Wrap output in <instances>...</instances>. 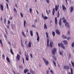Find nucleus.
Listing matches in <instances>:
<instances>
[{
    "label": "nucleus",
    "instance_id": "obj_1",
    "mask_svg": "<svg viewBox=\"0 0 74 74\" xmlns=\"http://www.w3.org/2000/svg\"><path fill=\"white\" fill-rule=\"evenodd\" d=\"M46 34L47 37V46L48 47H49V33L46 32Z\"/></svg>",
    "mask_w": 74,
    "mask_h": 74
},
{
    "label": "nucleus",
    "instance_id": "obj_2",
    "mask_svg": "<svg viewBox=\"0 0 74 74\" xmlns=\"http://www.w3.org/2000/svg\"><path fill=\"white\" fill-rule=\"evenodd\" d=\"M42 59L46 65V66H48V64H49V62H48V61L47 60L44 58H43Z\"/></svg>",
    "mask_w": 74,
    "mask_h": 74
},
{
    "label": "nucleus",
    "instance_id": "obj_3",
    "mask_svg": "<svg viewBox=\"0 0 74 74\" xmlns=\"http://www.w3.org/2000/svg\"><path fill=\"white\" fill-rule=\"evenodd\" d=\"M57 49L56 48H54L52 50V53L53 55H55V53H56V51Z\"/></svg>",
    "mask_w": 74,
    "mask_h": 74
},
{
    "label": "nucleus",
    "instance_id": "obj_4",
    "mask_svg": "<svg viewBox=\"0 0 74 74\" xmlns=\"http://www.w3.org/2000/svg\"><path fill=\"white\" fill-rule=\"evenodd\" d=\"M25 59H26V60L27 61H28L29 60V56L28 55V54L27 53H25Z\"/></svg>",
    "mask_w": 74,
    "mask_h": 74
},
{
    "label": "nucleus",
    "instance_id": "obj_5",
    "mask_svg": "<svg viewBox=\"0 0 74 74\" xmlns=\"http://www.w3.org/2000/svg\"><path fill=\"white\" fill-rule=\"evenodd\" d=\"M64 67L65 70H67L68 71L70 69V67L68 66H65Z\"/></svg>",
    "mask_w": 74,
    "mask_h": 74
},
{
    "label": "nucleus",
    "instance_id": "obj_6",
    "mask_svg": "<svg viewBox=\"0 0 74 74\" xmlns=\"http://www.w3.org/2000/svg\"><path fill=\"white\" fill-rule=\"evenodd\" d=\"M0 9L2 11H3L4 10V6L1 4L0 5Z\"/></svg>",
    "mask_w": 74,
    "mask_h": 74
},
{
    "label": "nucleus",
    "instance_id": "obj_7",
    "mask_svg": "<svg viewBox=\"0 0 74 74\" xmlns=\"http://www.w3.org/2000/svg\"><path fill=\"white\" fill-rule=\"evenodd\" d=\"M36 34H37V41H38H38H39V40H40V37H39V36H38V32H36Z\"/></svg>",
    "mask_w": 74,
    "mask_h": 74
},
{
    "label": "nucleus",
    "instance_id": "obj_8",
    "mask_svg": "<svg viewBox=\"0 0 74 74\" xmlns=\"http://www.w3.org/2000/svg\"><path fill=\"white\" fill-rule=\"evenodd\" d=\"M59 26H60V27L62 26V18H60V21H59Z\"/></svg>",
    "mask_w": 74,
    "mask_h": 74
},
{
    "label": "nucleus",
    "instance_id": "obj_9",
    "mask_svg": "<svg viewBox=\"0 0 74 74\" xmlns=\"http://www.w3.org/2000/svg\"><path fill=\"white\" fill-rule=\"evenodd\" d=\"M53 45V42H50L49 46H50V47H51V48H52Z\"/></svg>",
    "mask_w": 74,
    "mask_h": 74
},
{
    "label": "nucleus",
    "instance_id": "obj_10",
    "mask_svg": "<svg viewBox=\"0 0 74 74\" xmlns=\"http://www.w3.org/2000/svg\"><path fill=\"white\" fill-rule=\"evenodd\" d=\"M65 27H69V23H66L65 24Z\"/></svg>",
    "mask_w": 74,
    "mask_h": 74
},
{
    "label": "nucleus",
    "instance_id": "obj_11",
    "mask_svg": "<svg viewBox=\"0 0 74 74\" xmlns=\"http://www.w3.org/2000/svg\"><path fill=\"white\" fill-rule=\"evenodd\" d=\"M16 58L18 60H19L20 59V56L19 54H18L16 57Z\"/></svg>",
    "mask_w": 74,
    "mask_h": 74
},
{
    "label": "nucleus",
    "instance_id": "obj_12",
    "mask_svg": "<svg viewBox=\"0 0 74 74\" xmlns=\"http://www.w3.org/2000/svg\"><path fill=\"white\" fill-rule=\"evenodd\" d=\"M56 34H58V35H60V32L58 29L56 30Z\"/></svg>",
    "mask_w": 74,
    "mask_h": 74
},
{
    "label": "nucleus",
    "instance_id": "obj_13",
    "mask_svg": "<svg viewBox=\"0 0 74 74\" xmlns=\"http://www.w3.org/2000/svg\"><path fill=\"white\" fill-rule=\"evenodd\" d=\"M63 42L64 44H65V45H67L68 44V42H67V41L66 40H64L63 41Z\"/></svg>",
    "mask_w": 74,
    "mask_h": 74
},
{
    "label": "nucleus",
    "instance_id": "obj_14",
    "mask_svg": "<svg viewBox=\"0 0 74 74\" xmlns=\"http://www.w3.org/2000/svg\"><path fill=\"white\" fill-rule=\"evenodd\" d=\"M32 44V43L31 42H29V43L28 45V47L29 48H30L31 47V44Z\"/></svg>",
    "mask_w": 74,
    "mask_h": 74
},
{
    "label": "nucleus",
    "instance_id": "obj_15",
    "mask_svg": "<svg viewBox=\"0 0 74 74\" xmlns=\"http://www.w3.org/2000/svg\"><path fill=\"white\" fill-rule=\"evenodd\" d=\"M62 7L63 10H66V8L65 7V6L64 5H62Z\"/></svg>",
    "mask_w": 74,
    "mask_h": 74
},
{
    "label": "nucleus",
    "instance_id": "obj_16",
    "mask_svg": "<svg viewBox=\"0 0 74 74\" xmlns=\"http://www.w3.org/2000/svg\"><path fill=\"white\" fill-rule=\"evenodd\" d=\"M55 8H53V11H52V14L53 15H55Z\"/></svg>",
    "mask_w": 74,
    "mask_h": 74
},
{
    "label": "nucleus",
    "instance_id": "obj_17",
    "mask_svg": "<svg viewBox=\"0 0 74 74\" xmlns=\"http://www.w3.org/2000/svg\"><path fill=\"white\" fill-rule=\"evenodd\" d=\"M71 70V73L70 72H68V74H73V69L72 68H70Z\"/></svg>",
    "mask_w": 74,
    "mask_h": 74
},
{
    "label": "nucleus",
    "instance_id": "obj_18",
    "mask_svg": "<svg viewBox=\"0 0 74 74\" xmlns=\"http://www.w3.org/2000/svg\"><path fill=\"white\" fill-rule=\"evenodd\" d=\"M58 10V5H56L55 6V11H57Z\"/></svg>",
    "mask_w": 74,
    "mask_h": 74
},
{
    "label": "nucleus",
    "instance_id": "obj_19",
    "mask_svg": "<svg viewBox=\"0 0 74 74\" xmlns=\"http://www.w3.org/2000/svg\"><path fill=\"white\" fill-rule=\"evenodd\" d=\"M30 72L32 74H35V72L33 70H30Z\"/></svg>",
    "mask_w": 74,
    "mask_h": 74
},
{
    "label": "nucleus",
    "instance_id": "obj_20",
    "mask_svg": "<svg viewBox=\"0 0 74 74\" xmlns=\"http://www.w3.org/2000/svg\"><path fill=\"white\" fill-rule=\"evenodd\" d=\"M62 37L64 39H66V38H67V37L66 36L64 35H62Z\"/></svg>",
    "mask_w": 74,
    "mask_h": 74
},
{
    "label": "nucleus",
    "instance_id": "obj_21",
    "mask_svg": "<svg viewBox=\"0 0 74 74\" xmlns=\"http://www.w3.org/2000/svg\"><path fill=\"white\" fill-rule=\"evenodd\" d=\"M30 34L31 36L32 37L33 36V31L32 30H30Z\"/></svg>",
    "mask_w": 74,
    "mask_h": 74
},
{
    "label": "nucleus",
    "instance_id": "obj_22",
    "mask_svg": "<svg viewBox=\"0 0 74 74\" xmlns=\"http://www.w3.org/2000/svg\"><path fill=\"white\" fill-rule=\"evenodd\" d=\"M28 69H25L24 70V73L26 74V73H27V72L28 71Z\"/></svg>",
    "mask_w": 74,
    "mask_h": 74
},
{
    "label": "nucleus",
    "instance_id": "obj_23",
    "mask_svg": "<svg viewBox=\"0 0 74 74\" xmlns=\"http://www.w3.org/2000/svg\"><path fill=\"white\" fill-rule=\"evenodd\" d=\"M55 23H56V25H57V17H56L55 18Z\"/></svg>",
    "mask_w": 74,
    "mask_h": 74
},
{
    "label": "nucleus",
    "instance_id": "obj_24",
    "mask_svg": "<svg viewBox=\"0 0 74 74\" xmlns=\"http://www.w3.org/2000/svg\"><path fill=\"white\" fill-rule=\"evenodd\" d=\"M22 35H23V36L24 37H26V35H25V34H24V32H23V31L22 32Z\"/></svg>",
    "mask_w": 74,
    "mask_h": 74
},
{
    "label": "nucleus",
    "instance_id": "obj_25",
    "mask_svg": "<svg viewBox=\"0 0 74 74\" xmlns=\"http://www.w3.org/2000/svg\"><path fill=\"white\" fill-rule=\"evenodd\" d=\"M73 7H71V8L70 12H73Z\"/></svg>",
    "mask_w": 74,
    "mask_h": 74
},
{
    "label": "nucleus",
    "instance_id": "obj_26",
    "mask_svg": "<svg viewBox=\"0 0 74 74\" xmlns=\"http://www.w3.org/2000/svg\"><path fill=\"white\" fill-rule=\"evenodd\" d=\"M52 62L53 64H54L55 66V67H56V62H55L54 61H53Z\"/></svg>",
    "mask_w": 74,
    "mask_h": 74
},
{
    "label": "nucleus",
    "instance_id": "obj_27",
    "mask_svg": "<svg viewBox=\"0 0 74 74\" xmlns=\"http://www.w3.org/2000/svg\"><path fill=\"white\" fill-rule=\"evenodd\" d=\"M6 59H7L8 62L10 63V59H9V58H8V57H6Z\"/></svg>",
    "mask_w": 74,
    "mask_h": 74
},
{
    "label": "nucleus",
    "instance_id": "obj_28",
    "mask_svg": "<svg viewBox=\"0 0 74 74\" xmlns=\"http://www.w3.org/2000/svg\"><path fill=\"white\" fill-rule=\"evenodd\" d=\"M62 44H63V43H59L58 44V46L59 47H62Z\"/></svg>",
    "mask_w": 74,
    "mask_h": 74
},
{
    "label": "nucleus",
    "instance_id": "obj_29",
    "mask_svg": "<svg viewBox=\"0 0 74 74\" xmlns=\"http://www.w3.org/2000/svg\"><path fill=\"white\" fill-rule=\"evenodd\" d=\"M52 34L53 37H54V36H55V32L53 31L52 32Z\"/></svg>",
    "mask_w": 74,
    "mask_h": 74
},
{
    "label": "nucleus",
    "instance_id": "obj_30",
    "mask_svg": "<svg viewBox=\"0 0 74 74\" xmlns=\"http://www.w3.org/2000/svg\"><path fill=\"white\" fill-rule=\"evenodd\" d=\"M44 28L45 29H47V25L45 24L44 25Z\"/></svg>",
    "mask_w": 74,
    "mask_h": 74
},
{
    "label": "nucleus",
    "instance_id": "obj_31",
    "mask_svg": "<svg viewBox=\"0 0 74 74\" xmlns=\"http://www.w3.org/2000/svg\"><path fill=\"white\" fill-rule=\"evenodd\" d=\"M62 47V48H63V49H65V47H64V45H63V44H62V45L61 47Z\"/></svg>",
    "mask_w": 74,
    "mask_h": 74
},
{
    "label": "nucleus",
    "instance_id": "obj_32",
    "mask_svg": "<svg viewBox=\"0 0 74 74\" xmlns=\"http://www.w3.org/2000/svg\"><path fill=\"white\" fill-rule=\"evenodd\" d=\"M53 58L55 61H56V57H55V56H53Z\"/></svg>",
    "mask_w": 74,
    "mask_h": 74
},
{
    "label": "nucleus",
    "instance_id": "obj_33",
    "mask_svg": "<svg viewBox=\"0 0 74 74\" xmlns=\"http://www.w3.org/2000/svg\"><path fill=\"white\" fill-rule=\"evenodd\" d=\"M58 15L57 16V17L58 18H59V17L60 16V14H59V12L58 11Z\"/></svg>",
    "mask_w": 74,
    "mask_h": 74
},
{
    "label": "nucleus",
    "instance_id": "obj_34",
    "mask_svg": "<svg viewBox=\"0 0 74 74\" xmlns=\"http://www.w3.org/2000/svg\"><path fill=\"white\" fill-rule=\"evenodd\" d=\"M63 22L65 24L66 23H67V22H66V20L65 19L63 20Z\"/></svg>",
    "mask_w": 74,
    "mask_h": 74
},
{
    "label": "nucleus",
    "instance_id": "obj_35",
    "mask_svg": "<svg viewBox=\"0 0 74 74\" xmlns=\"http://www.w3.org/2000/svg\"><path fill=\"white\" fill-rule=\"evenodd\" d=\"M0 43L1 44L2 46H3V43H2V40H0Z\"/></svg>",
    "mask_w": 74,
    "mask_h": 74
},
{
    "label": "nucleus",
    "instance_id": "obj_36",
    "mask_svg": "<svg viewBox=\"0 0 74 74\" xmlns=\"http://www.w3.org/2000/svg\"><path fill=\"white\" fill-rule=\"evenodd\" d=\"M4 23L5 25L6 24V19L5 18L4 19Z\"/></svg>",
    "mask_w": 74,
    "mask_h": 74
},
{
    "label": "nucleus",
    "instance_id": "obj_37",
    "mask_svg": "<svg viewBox=\"0 0 74 74\" xmlns=\"http://www.w3.org/2000/svg\"><path fill=\"white\" fill-rule=\"evenodd\" d=\"M20 15L22 18H23V14H22V13L21 12L20 13Z\"/></svg>",
    "mask_w": 74,
    "mask_h": 74
},
{
    "label": "nucleus",
    "instance_id": "obj_38",
    "mask_svg": "<svg viewBox=\"0 0 74 74\" xmlns=\"http://www.w3.org/2000/svg\"><path fill=\"white\" fill-rule=\"evenodd\" d=\"M74 42H72V43L71 44L72 47H73V48H74Z\"/></svg>",
    "mask_w": 74,
    "mask_h": 74
},
{
    "label": "nucleus",
    "instance_id": "obj_39",
    "mask_svg": "<svg viewBox=\"0 0 74 74\" xmlns=\"http://www.w3.org/2000/svg\"><path fill=\"white\" fill-rule=\"evenodd\" d=\"M71 63L72 64L73 67H74V62H72V61H71Z\"/></svg>",
    "mask_w": 74,
    "mask_h": 74
},
{
    "label": "nucleus",
    "instance_id": "obj_40",
    "mask_svg": "<svg viewBox=\"0 0 74 74\" xmlns=\"http://www.w3.org/2000/svg\"><path fill=\"white\" fill-rule=\"evenodd\" d=\"M10 51L12 54L13 55L14 53H13V51H12V49H10Z\"/></svg>",
    "mask_w": 74,
    "mask_h": 74
},
{
    "label": "nucleus",
    "instance_id": "obj_41",
    "mask_svg": "<svg viewBox=\"0 0 74 74\" xmlns=\"http://www.w3.org/2000/svg\"><path fill=\"white\" fill-rule=\"evenodd\" d=\"M25 24H26V21L24 20V26L25 27Z\"/></svg>",
    "mask_w": 74,
    "mask_h": 74
},
{
    "label": "nucleus",
    "instance_id": "obj_42",
    "mask_svg": "<svg viewBox=\"0 0 74 74\" xmlns=\"http://www.w3.org/2000/svg\"><path fill=\"white\" fill-rule=\"evenodd\" d=\"M60 55H62H62H63V53H62V51L60 52Z\"/></svg>",
    "mask_w": 74,
    "mask_h": 74
},
{
    "label": "nucleus",
    "instance_id": "obj_43",
    "mask_svg": "<svg viewBox=\"0 0 74 74\" xmlns=\"http://www.w3.org/2000/svg\"><path fill=\"white\" fill-rule=\"evenodd\" d=\"M46 12L47 15H48V14H49V12H48V10H47V9L46 10Z\"/></svg>",
    "mask_w": 74,
    "mask_h": 74
},
{
    "label": "nucleus",
    "instance_id": "obj_44",
    "mask_svg": "<svg viewBox=\"0 0 74 74\" xmlns=\"http://www.w3.org/2000/svg\"><path fill=\"white\" fill-rule=\"evenodd\" d=\"M29 11H30L31 14H32V8H30L29 9Z\"/></svg>",
    "mask_w": 74,
    "mask_h": 74
},
{
    "label": "nucleus",
    "instance_id": "obj_45",
    "mask_svg": "<svg viewBox=\"0 0 74 74\" xmlns=\"http://www.w3.org/2000/svg\"><path fill=\"white\" fill-rule=\"evenodd\" d=\"M48 19V17L45 16L44 17V19Z\"/></svg>",
    "mask_w": 74,
    "mask_h": 74
},
{
    "label": "nucleus",
    "instance_id": "obj_46",
    "mask_svg": "<svg viewBox=\"0 0 74 74\" xmlns=\"http://www.w3.org/2000/svg\"><path fill=\"white\" fill-rule=\"evenodd\" d=\"M14 12L17 13V11H16V9H15V8H14Z\"/></svg>",
    "mask_w": 74,
    "mask_h": 74
},
{
    "label": "nucleus",
    "instance_id": "obj_47",
    "mask_svg": "<svg viewBox=\"0 0 74 74\" xmlns=\"http://www.w3.org/2000/svg\"><path fill=\"white\" fill-rule=\"evenodd\" d=\"M6 5L7 8H8V10L9 9V8H8V5L7 4V3H6Z\"/></svg>",
    "mask_w": 74,
    "mask_h": 74
},
{
    "label": "nucleus",
    "instance_id": "obj_48",
    "mask_svg": "<svg viewBox=\"0 0 74 74\" xmlns=\"http://www.w3.org/2000/svg\"><path fill=\"white\" fill-rule=\"evenodd\" d=\"M21 45H22V47L23 48V47H24V45H23L22 44V41H21Z\"/></svg>",
    "mask_w": 74,
    "mask_h": 74
},
{
    "label": "nucleus",
    "instance_id": "obj_49",
    "mask_svg": "<svg viewBox=\"0 0 74 74\" xmlns=\"http://www.w3.org/2000/svg\"><path fill=\"white\" fill-rule=\"evenodd\" d=\"M49 71L47 70L46 71V73L47 74H49Z\"/></svg>",
    "mask_w": 74,
    "mask_h": 74
},
{
    "label": "nucleus",
    "instance_id": "obj_50",
    "mask_svg": "<svg viewBox=\"0 0 74 74\" xmlns=\"http://www.w3.org/2000/svg\"><path fill=\"white\" fill-rule=\"evenodd\" d=\"M50 72H51L52 74H53V72L52 70H50Z\"/></svg>",
    "mask_w": 74,
    "mask_h": 74
},
{
    "label": "nucleus",
    "instance_id": "obj_51",
    "mask_svg": "<svg viewBox=\"0 0 74 74\" xmlns=\"http://www.w3.org/2000/svg\"><path fill=\"white\" fill-rule=\"evenodd\" d=\"M46 1L48 4H49V0H46Z\"/></svg>",
    "mask_w": 74,
    "mask_h": 74
},
{
    "label": "nucleus",
    "instance_id": "obj_52",
    "mask_svg": "<svg viewBox=\"0 0 74 74\" xmlns=\"http://www.w3.org/2000/svg\"><path fill=\"white\" fill-rule=\"evenodd\" d=\"M4 36L5 37V38H7V35H6V34H5L4 35Z\"/></svg>",
    "mask_w": 74,
    "mask_h": 74
},
{
    "label": "nucleus",
    "instance_id": "obj_53",
    "mask_svg": "<svg viewBox=\"0 0 74 74\" xmlns=\"http://www.w3.org/2000/svg\"><path fill=\"white\" fill-rule=\"evenodd\" d=\"M70 31H69L68 32V35H70Z\"/></svg>",
    "mask_w": 74,
    "mask_h": 74
},
{
    "label": "nucleus",
    "instance_id": "obj_54",
    "mask_svg": "<svg viewBox=\"0 0 74 74\" xmlns=\"http://www.w3.org/2000/svg\"><path fill=\"white\" fill-rule=\"evenodd\" d=\"M2 56H3V59H5V56H4V55L3 54Z\"/></svg>",
    "mask_w": 74,
    "mask_h": 74
},
{
    "label": "nucleus",
    "instance_id": "obj_55",
    "mask_svg": "<svg viewBox=\"0 0 74 74\" xmlns=\"http://www.w3.org/2000/svg\"><path fill=\"white\" fill-rule=\"evenodd\" d=\"M70 39H71V38H70V37H69L68 38H67L68 40H69Z\"/></svg>",
    "mask_w": 74,
    "mask_h": 74
},
{
    "label": "nucleus",
    "instance_id": "obj_56",
    "mask_svg": "<svg viewBox=\"0 0 74 74\" xmlns=\"http://www.w3.org/2000/svg\"><path fill=\"white\" fill-rule=\"evenodd\" d=\"M42 16L43 18H44V14H42Z\"/></svg>",
    "mask_w": 74,
    "mask_h": 74
},
{
    "label": "nucleus",
    "instance_id": "obj_57",
    "mask_svg": "<svg viewBox=\"0 0 74 74\" xmlns=\"http://www.w3.org/2000/svg\"><path fill=\"white\" fill-rule=\"evenodd\" d=\"M30 55L31 56V58H33V55H32V54H30Z\"/></svg>",
    "mask_w": 74,
    "mask_h": 74
},
{
    "label": "nucleus",
    "instance_id": "obj_58",
    "mask_svg": "<svg viewBox=\"0 0 74 74\" xmlns=\"http://www.w3.org/2000/svg\"><path fill=\"white\" fill-rule=\"evenodd\" d=\"M0 20L1 21H3V17H1Z\"/></svg>",
    "mask_w": 74,
    "mask_h": 74
},
{
    "label": "nucleus",
    "instance_id": "obj_59",
    "mask_svg": "<svg viewBox=\"0 0 74 74\" xmlns=\"http://www.w3.org/2000/svg\"><path fill=\"white\" fill-rule=\"evenodd\" d=\"M8 24H10V21H8Z\"/></svg>",
    "mask_w": 74,
    "mask_h": 74
},
{
    "label": "nucleus",
    "instance_id": "obj_60",
    "mask_svg": "<svg viewBox=\"0 0 74 74\" xmlns=\"http://www.w3.org/2000/svg\"><path fill=\"white\" fill-rule=\"evenodd\" d=\"M32 27H34L35 28H36V27L34 25H32Z\"/></svg>",
    "mask_w": 74,
    "mask_h": 74
},
{
    "label": "nucleus",
    "instance_id": "obj_61",
    "mask_svg": "<svg viewBox=\"0 0 74 74\" xmlns=\"http://www.w3.org/2000/svg\"><path fill=\"white\" fill-rule=\"evenodd\" d=\"M12 17L11 18H10V20H12Z\"/></svg>",
    "mask_w": 74,
    "mask_h": 74
},
{
    "label": "nucleus",
    "instance_id": "obj_62",
    "mask_svg": "<svg viewBox=\"0 0 74 74\" xmlns=\"http://www.w3.org/2000/svg\"><path fill=\"white\" fill-rule=\"evenodd\" d=\"M65 19V18H64V17H63L62 18V20H63L64 19Z\"/></svg>",
    "mask_w": 74,
    "mask_h": 74
},
{
    "label": "nucleus",
    "instance_id": "obj_63",
    "mask_svg": "<svg viewBox=\"0 0 74 74\" xmlns=\"http://www.w3.org/2000/svg\"><path fill=\"white\" fill-rule=\"evenodd\" d=\"M23 63L24 64V59H23Z\"/></svg>",
    "mask_w": 74,
    "mask_h": 74
},
{
    "label": "nucleus",
    "instance_id": "obj_64",
    "mask_svg": "<svg viewBox=\"0 0 74 74\" xmlns=\"http://www.w3.org/2000/svg\"><path fill=\"white\" fill-rule=\"evenodd\" d=\"M35 22H37V20H35Z\"/></svg>",
    "mask_w": 74,
    "mask_h": 74
}]
</instances>
